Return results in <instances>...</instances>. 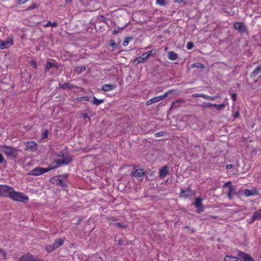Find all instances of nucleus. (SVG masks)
<instances>
[{
    "mask_svg": "<svg viewBox=\"0 0 261 261\" xmlns=\"http://www.w3.org/2000/svg\"><path fill=\"white\" fill-rule=\"evenodd\" d=\"M261 72V64L258 65L256 69L250 74L251 78L255 77L259 73Z\"/></svg>",
    "mask_w": 261,
    "mask_h": 261,
    "instance_id": "nucleus-18",
    "label": "nucleus"
},
{
    "mask_svg": "<svg viewBox=\"0 0 261 261\" xmlns=\"http://www.w3.org/2000/svg\"><path fill=\"white\" fill-rule=\"evenodd\" d=\"M231 186H233L231 185V182L230 181H229V182H227L225 183L223 187L224 188L228 187V188L229 189Z\"/></svg>",
    "mask_w": 261,
    "mask_h": 261,
    "instance_id": "nucleus-48",
    "label": "nucleus"
},
{
    "mask_svg": "<svg viewBox=\"0 0 261 261\" xmlns=\"http://www.w3.org/2000/svg\"><path fill=\"white\" fill-rule=\"evenodd\" d=\"M34 255L28 253L26 255H22L19 261H33Z\"/></svg>",
    "mask_w": 261,
    "mask_h": 261,
    "instance_id": "nucleus-16",
    "label": "nucleus"
},
{
    "mask_svg": "<svg viewBox=\"0 0 261 261\" xmlns=\"http://www.w3.org/2000/svg\"><path fill=\"white\" fill-rule=\"evenodd\" d=\"M218 97H219V96L218 95H217L216 96H208V98H207V100H214Z\"/></svg>",
    "mask_w": 261,
    "mask_h": 261,
    "instance_id": "nucleus-46",
    "label": "nucleus"
},
{
    "mask_svg": "<svg viewBox=\"0 0 261 261\" xmlns=\"http://www.w3.org/2000/svg\"><path fill=\"white\" fill-rule=\"evenodd\" d=\"M30 64L31 66L36 68L37 66V62L35 60H32L30 61Z\"/></svg>",
    "mask_w": 261,
    "mask_h": 261,
    "instance_id": "nucleus-44",
    "label": "nucleus"
},
{
    "mask_svg": "<svg viewBox=\"0 0 261 261\" xmlns=\"http://www.w3.org/2000/svg\"><path fill=\"white\" fill-rule=\"evenodd\" d=\"M1 150L4 152L8 156L16 158L18 155V149L16 148L3 145L0 146Z\"/></svg>",
    "mask_w": 261,
    "mask_h": 261,
    "instance_id": "nucleus-3",
    "label": "nucleus"
},
{
    "mask_svg": "<svg viewBox=\"0 0 261 261\" xmlns=\"http://www.w3.org/2000/svg\"><path fill=\"white\" fill-rule=\"evenodd\" d=\"M4 161H6L4 156L2 153H0V164L3 163Z\"/></svg>",
    "mask_w": 261,
    "mask_h": 261,
    "instance_id": "nucleus-54",
    "label": "nucleus"
},
{
    "mask_svg": "<svg viewBox=\"0 0 261 261\" xmlns=\"http://www.w3.org/2000/svg\"><path fill=\"white\" fill-rule=\"evenodd\" d=\"M239 112L238 111L236 112L233 115V119H236L239 117Z\"/></svg>",
    "mask_w": 261,
    "mask_h": 261,
    "instance_id": "nucleus-53",
    "label": "nucleus"
},
{
    "mask_svg": "<svg viewBox=\"0 0 261 261\" xmlns=\"http://www.w3.org/2000/svg\"><path fill=\"white\" fill-rule=\"evenodd\" d=\"M58 179V175L57 176L52 177L50 178V182L53 184H56L57 185Z\"/></svg>",
    "mask_w": 261,
    "mask_h": 261,
    "instance_id": "nucleus-34",
    "label": "nucleus"
},
{
    "mask_svg": "<svg viewBox=\"0 0 261 261\" xmlns=\"http://www.w3.org/2000/svg\"><path fill=\"white\" fill-rule=\"evenodd\" d=\"M225 261H241L237 257L233 256H226L224 258Z\"/></svg>",
    "mask_w": 261,
    "mask_h": 261,
    "instance_id": "nucleus-26",
    "label": "nucleus"
},
{
    "mask_svg": "<svg viewBox=\"0 0 261 261\" xmlns=\"http://www.w3.org/2000/svg\"><path fill=\"white\" fill-rule=\"evenodd\" d=\"M115 225L117 226L119 228H126V225H122L120 223H116L115 224Z\"/></svg>",
    "mask_w": 261,
    "mask_h": 261,
    "instance_id": "nucleus-45",
    "label": "nucleus"
},
{
    "mask_svg": "<svg viewBox=\"0 0 261 261\" xmlns=\"http://www.w3.org/2000/svg\"><path fill=\"white\" fill-rule=\"evenodd\" d=\"M86 70L85 66H76L74 68V71L79 72V73L84 71Z\"/></svg>",
    "mask_w": 261,
    "mask_h": 261,
    "instance_id": "nucleus-27",
    "label": "nucleus"
},
{
    "mask_svg": "<svg viewBox=\"0 0 261 261\" xmlns=\"http://www.w3.org/2000/svg\"><path fill=\"white\" fill-rule=\"evenodd\" d=\"M36 4L34 3L33 4H32L31 6H30L28 8H27V10H33L34 9H35L36 8Z\"/></svg>",
    "mask_w": 261,
    "mask_h": 261,
    "instance_id": "nucleus-43",
    "label": "nucleus"
},
{
    "mask_svg": "<svg viewBox=\"0 0 261 261\" xmlns=\"http://www.w3.org/2000/svg\"><path fill=\"white\" fill-rule=\"evenodd\" d=\"M163 134H164L163 132H159L158 133H155V136L156 137H159L162 136L163 135Z\"/></svg>",
    "mask_w": 261,
    "mask_h": 261,
    "instance_id": "nucleus-52",
    "label": "nucleus"
},
{
    "mask_svg": "<svg viewBox=\"0 0 261 261\" xmlns=\"http://www.w3.org/2000/svg\"><path fill=\"white\" fill-rule=\"evenodd\" d=\"M100 18H101V20H102V21L103 22H105L106 23H107V22H106V21H107V18H106V17H105V16H103V15H101Z\"/></svg>",
    "mask_w": 261,
    "mask_h": 261,
    "instance_id": "nucleus-56",
    "label": "nucleus"
},
{
    "mask_svg": "<svg viewBox=\"0 0 261 261\" xmlns=\"http://www.w3.org/2000/svg\"><path fill=\"white\" fill-rule=\"evenodd\" d=\"M244 194L246 196L248 197L253 195H259V192L255 189H254L253 190L246 189L244 190Z\"/></svg>",
    "mask_w": 261,
    "mask_h": 261,
    "instance_id": "nucleus-14",
    "label": "nucleus"
},
{
    "mask_svg": "<svg viewBox=\"0 0 261 261\" xmlns=\"http://www.w3.org/2000/svg\"><path fill=\"white\" fill-rule=\"evenodd\" d=\"M68 174H61L58 175V181L57 185H59L62 187L63 190H65L67 188V180Z\"/></svg>",
    "mask_w": 261,
    "mask_h": 261,
    "instance_id": "nucleus-8",
    "label": "nucleus"
},
{
    "mask_svg": "<svg viewBox=\"0 0 261 261\" xmlns=\"http://www.w3.org/2000/svg\"><path fill=\"white\" fill-rule=\"evenodd\" d=\"M169 171V167L167 166H165L161 169L159 173V175L161 177H164L168 172Z\"/></svg>",
    "mask_w": 261,
    "mask_h": 261,
    "instance_id": "nucleus-19",
    "label": "nucleus"
},
{
    "mask_svg": "<svg viewBox=\"0 0 261 261\" xmlns=\"http://www.w3.org/2000/svg\"><path fill=\"white\" fill-rule=\"evenodd\" d=\"M76 100L77 101H89V97L85 96H82V97H79L76 98Z\"/></svg>",
    "mask_w": 261,
    "mask_h": 261,
    "instance_id": "nucleus-35",
    "label": "nucleus"
},
{
    "mask_svg": "<svg viewBox=\"0 0 261 261\" xmlns=\"http://www.w3.org/2000/svg\"><path fill=\"white\" fill-rule=\"evenodd\" d=\"M115 86L111 84H105L102 86L101 89L104 91H109L114 89Z\"/></svg>",
    "mask_w": 261,
    "mask_h": 261,
    "instance_id": "nucleus-23",
    "label": "nucleus"
},
{
    "mask_svg": "<svg viewBox=\"0 0 261 261\" xmlns=\"http://www.w3.org/2000/svg\"><path fill=\"white\" fill-rule=\"evenodd\" d=\"M58 25V23L57 21H55L53 22H51L50 21H48L47 23L44 25V27H47L49 26H51L53 27H56Z\"/></svg>",
    "mask_w": 261,
    "mask_h": 261,
    "instance_id": "nucleus-37",
    "label": "nucleus"
},
{
    "mask_svg": "<svg viewBox=\"0 0 261 261\" xmlns=\"http://www.w3.org/2000/svg\"><path fill=\"white\" fill-rule=\"evenodd\" d=\"M168 57L170 60L174 61L177 59L178 55L175 52L170 51L168 53Z\"/></svg>",
    "mask_w": 261,
    "mask_h": 261,
    "instance_id": "nucleus-22",
    "label": "nucleus"
},
{
    "mask_svg": "<svg viewBox=\"0 0 261 261\" xmlns=\"http://www.w3.org/2000/svg\"><path fill=\"white\" fill-rule=\"evenodd\" d=\"M53 169H54V167H52V164H50L49 168H44L40 167H37L32 169V170H31L28 173V175L39 176Z\"/></svg>",
    "mask_w": 261,
    "mask_h": 261,
    "instance_id": "nucleus-4",
    "label": "nucleus"
},
{
    "mask_svg": "<svg viewBox=\"0 0 261 261\" xmlns=\"http://www.w3.org/2000/svg\"><path fill=\"white\" fill-rule=\"evenodd\" d=\"M0 252L4 255V256H6V252L2 249H0Z\"/></svg>",
    "mask_w": 261,
    "mask_h": 261,
    "instance_id": "nucleus-62",
    "label": "nucleus"
},
{
    "mask_svg": "<svg viewBox=\"0 0 261 261\" xmlns=\"http://www.w3.org/2000/svg\"><path fill=\"white\" fill-rule=\"evenodd\" d=\"M233 27L235 30L239 32L241 34L247 33V27L244 22H237L233 24Z\"/></svg>",
    "mask_w": 261,
    "mask_h": 261,
    "instance_id": "nucleus-7",
    "label": "nucleus"
},
{
    "mask_svg": "<svg viewBox=\"0 0 261 261\" xmlns=\"http://www.w3.org/2000/svg\"><path fill=\"white\" fill-rule=\"evenodd\" d=\"M117 244L119 245H122L123 244V241L122 239L118 240Z\"/></svg>",
    "mask_w": 261,
    "mask_h": 261,
    "instance_id": "nucleus-57",
    "label": "nucleus"
},
{
    "mask_svg": "<svg viewBox=\"0 0 261 261\" xmlns=\"http://www.w3.org/2000/svg\"><path fill=\"white\" fill-rule=\"evenodd\" d=\"M60 87L62 89H73L74 87V85L70 83H65L63 84H60Z\"/></svg>",
    "mask_w": 261,
    "mask_h": 261,
    "instance_id": "nucleus-21",
    "label": "nucleus"
},
{
    "mask_svg": "<svg viewBox=\"0 0 261 261\" xmlns=\"http://www.w3.org/2000/svg\"><path fill=\"white\" fill-rule=\"evenodd\" d=\"M193 47H194V43L190 41L187 43V48L188 49H191L193 48Z\"/></svg>",
    "mask_w": 261,
    "mask_h": 261,
    "instance_id": "nucleus-41",
    "label": "nucleus"
},
{
    "mask_svg": "<svg viewBox=\"0 0 261 261\" xmlns=\"http://www.w3.org/2000/svg\"><path fill=\"white\" fill-rule=\"evenodd\" d=\"M160 101H161V100H160V97H159V96L154 97H153V98H151L150 99H149L146 102V105L149 106V105H150L152 103L157 102Z\"/></svg>",
    "mask_w": 261,
    "mask_h": 261,
    "instance_id": "nucleus-24",
    "label": "nucleus"
},
{
    "mask_svg": "<svg viewBox=\"0 0 261 261\" xmlns=\"http://www.w3.org/2000/svg\"><path fill=\"white\" fill-rule=\"evenodd\" d=\"M103 99L99 100L97 98H96L95 96H94L93 101H92V103L96 106H98L101 103L103 102Z\"/></svg>",
    "mask_w": 261,
    "mask_h": 261,
    "instance_id": "nucleus-30",
    "label": "nucleus"
},
{
    "mask_svg": "<svg viewBox=\"0 0 261 261\" xmlns=\"http://www.w3.org/2000/svg\"><path fill=\"white\" fill-rule=\"evenodd\" d=\"M195 194V192L193 191L191 187H189L186 189H180L179 196L184 198H190Z\"/></svg>",
    "mask_w": 261,
    "mask_h": 261,
    "instance_id": "nucleus-5",
    "label": "nucleus"
},
{
    "mask_svg": "<svg viewBox=\"0 0 261 261\" xmlns=\"http://www.w3.org/2000/svg\"><path fill=\"white\" fill-rule=\"evenodd\" d=\"M210 106H213V104L210 102H204L202 106L203 107H207Z\"/></svg>",
    "mask_w": 261,
    "mask_h": 261,
    "instance_id": "nucleus-51",
    "label": "nucleus"
},
{
    "mask_svg": "<svg viewBox=\"0 0 261 261\" xmlns=\"http://www.w3.org/2000/svg\"><path fill=\"white\" fill-rule=\"evenodd\" d=\"M157 4L160 6H165L166 4L165 0H156Z\"/></svg>",
    "mask_w": 261,
    "mask_h": 261,
    "instance_id": "nucleus-42",
    "label": "nucleus"
},
{
    "mask_svg": "<svg viewBox=\"0 0 261 261\" xmlns=\"http://www.w3.org/2000/svg\"><path fill=\"white\" fill-rule=\"evenodd\" d=\"M192 97H202L206 100H207V98H208V96L207 95H205V94H194L193 95H192Z\"/></svg>",
    "mask_w": 261,
    "mask_h": 261,
    "instance_id": "nucleus-32",
    "label": "nucleus"
},
{
    "mask_svg": "<svg viewBox=\"0 0 261 261\" xmlns=\"http://www.w3.org/2000/svg\"><path fill=\"white\" fill-rule=\"evenodd\" d=\"M144 174L145 172L142 169H138L133 173V176L137 178L142 177Z\"/></svg>",
    "mask_w": 261,
    "mask_h": 261,
    "instance_id": "nucleus-17",
    "label": "nucleus"
},
{
    "mask_svg": "<svg viewBox=\"0 0 261 261\" xmlns=\"http://www.w3.org/2000/svg\"><path fill=\"white\" fill-rule=\"evenodd\" d=\"M9 198L14 201L21 202L23 203H27L29 200V197L24 195L23 193L15 191L14 189L11 191Z\"/></svg>",
    "mask_w": 261,
    "mask_h": 261,
    "instance_id": "nucleus-2",
    "label": "nucleus"
},
{
    "mask_svg": "<svg viewBox=\"0 0 261 261\" xmlns=\"http://www.w3.org/2000/svg\"><path fill=\"white\" fill-rule=\"evenodd\" d=\"M110 45L111 46V47H115L116 46V42H115L114 40H111L110 41Z\"/></svg>",
    "mask_w": 261,
    "mask_h": 261,
    "instance_id": "nucleus-47",
    "label": "nucleus"
},
{
    "mask_svg": "<svg viewBox=\"0 0 261 261\" xmlns=\"http://www.w3.org/2000/svg\"><path fill=\"white\" fill-rule=\"evenodd\" d=\"M238 255L244 261H254L253 258L249 254H246L242 251H239L238 252Z\"/></svg>",
    "mask_w": 261,
    "mask_h": 261,
    "instance_id": "nucleus-13",
    "label": "nucleus"
},
{
    "mask_svg": "<svg viewBox=\"0 0 261 261\" xmlns=\"http://www.w3.org/2000/svg\"><path fill=\"white\" fill-rule=\"evenodd\" d=\"M117 219L114 217H111L108 219V221L110 223H111L112 222L116 221Z\"/></svg>",
    "mask_w": 261,
    "mask_h": 261,
    "instance_id": "nucleus-50",
    "label": "nucleus"
},
{
    "mask_svg": "<svg viewBox=\"0 0 261 261\" xmlns=\"http://www.w3.org/2000/svg\"><path fill=\"white\" fill-rule=\"evenodd\" d=\"M36 144L34 141L28 142L27 146L29 148H33L36 146Z\"/></svg>",
    "mask_w": 261,
    "mask_h": 261,
    "instance_id": "nucleus-40",
    "label": "nucleus"
},
{
    "mask_svg": "<svg viewBox=\"0 0 261 261\" xmlns=\"http://www.w3.org/2000/svg\"><path fill=\"white\" fill-rule=\"evenodd\" d=\"M185 0H175V2L178 4H181L182 3H185Z\"/></svg>",
    "mask_w": 261,
    "mask_h": 261,
    "instance_id": "nucleus-60",
    "label": "nucleus"
},
{
    "mask_svg": "<svg viewBox=\"0 0 261 261\" xmlns=\"http://www.w3.org/2000/svg\"><path fill=\"white\" fill-rule=\"evenodd\" d=\"M261 219V207L256 211L252 215L251 218V221L252 222L256 220Z\"/></svg>",
    "mask_w": 261,
    "mask_h": 261,
    "instance_id": "nucleus-15",
    "label": "nucleus"
},
{
    "mask_svg": "<svg viewBox=\"0 0 261 261\" xmlns=\"http://www.w3.org/2000/svg\"><path fill=\"white\" fill-rule=\"evenodd\" d=\"M58 156L62 158V159L56 160L54 163H51L54 169L58 168L61 165H68L72 161V159L69 154L63 152V151H61Z\"/></svg>",
    "mask_w": 261,
    "mask_h": 261,
    "instance_id": "nucleus-1",
    "label": "nucleus"
},
{
    "mask_svg": "<svg viewBox=\"0 0 261 261\" xmlns=\"http://www.w3.org/2000/svg\"><path fill=\"white\" fill-rule=\"evenodd\" d=\"M120 32V30L119 29L118 30H114L113 31V34L114 35H117L119 33V32Z\"/></svg>",
    "mask_w": 261,
    "mask_h": 261,
    "instance_id": "nucleus-58",
    "label": "nucleus"
},
{
    "mask_svg": "<svg viewBox=\"0 0 261 261\" xmlns=\"http://www.w3.org/2000/svg\"><path fill=\"white\" fill-rule=\"evenodd\" d=\"M173 91H174V90H168L166 93H165L163 95L159 96V97H160V100H162L163 99L165 98L167 96V95L169 93H170Z\"/></svg>",
    "mask_w": 261,
    "mask_h": 261,
    "instance_id": "nucleus-39",
    "label": "nucleus"
},
{
    "mask_svg": "<svg viewBox=\"0 0 261 261\" xmlns=\"http://www.w3.org/2000/svg\"><path fill=\"white\" fill-rule=\"evenodd\" d=\"M34 257L33 261H44L43 259H41L40 258H39L37 256H36V255H34V257Z\"/></svg>",
    "mask_w": 261,
    "mask_h": 261,
    "instance_id": "nucleus-49",
    "label": "nucleus"
},
{
    "mask_svg": "<svg viewBox=\"0 0 261 261\" xmlns=\"http://www.w3.org/2000/svg\"><path fill=\"white\" fill-rule=\"evenodd\" d=\"M231 98L232 100L235 101L237 98V94L236 93H233L231 94Z\"/></svg>",
    "mask_w": 261,
    "mask_h": 261,
    "instance_id": "nucleus-55",
    "label": "nucleus"
},
{
    "mask_svg": "<svg viewBox=\"0 0 261 261\" xmlns=\"http://www.w3.org/2000/svg\"><path fill=\"white\" fill-rule=\"evenodd\" d=\"M152 50L143 54L141 56L136 58L133 61V63L139 64L145 62V60L147 59L151 55Z\"/></svg>",
    "mask_w": 261,
    "mask_h": 261,
    "instance_id": "nucleus-9",
    "label": "nucleus"
},
{
    "mask_svg": "<svg viewBox=\"0 0 261 261\" xmlns=\"http://www.w3.org/2000/svg\"><path fill=\"white\" fill-rule=\"evenodd\" d=\"M54 66V64L51 62L47 61L46 63L45 71H48L50 68Z\"/></svg>",
    "mask_w": 261,
    "mask_h": 261,
    "instance_id": "nucleus-33",
    "label": "nucleus"
},
{
    "mask_svg": "<svg viewBox=\"0 0 261 261\" xmlns=\"http://www.w3.org/2000/svg\"><path fill=\"white\" fill-rule=\"evenodd\" d=\"M13 188L7 185H0V196L2 197H9Z\"/></svg>",
    "mask_w": 261,
    "mask_h": 261,
    "instance_id": "nucleus-6",
    "label": "nucleus"
},
{
    "mask_svg": "<svg viewBox=\"0 0 261 261\" xmlns=\"http://www.w3.org/2000/svg\"><path fill=\"white\" fill-rule=\"evenodd\" d=\"M83 117H84V118H85V119H86V118H88V119H89V116H88V114H86V113H84V114H83Z\"/></svg>",
    "mask_w": 261,
    "mask_h": 261,
    "instance_id": "nucleus-63",
    "label": "nucleus"
},
{
    "mask_svg": "<svg viewBox=\"0 0 261 261\" xmlns=\"http://www.w3.org/2000/svg\"><path fill=\"white\" fill-rule=\"evenodd\" d=\"M64 240L62 239H58L55 240L53 245L55 246V249H57L60 246H62L64 244Z\"/></svg>",
    "mask_w": 261,
    "mask_h": 261,
    "instance_id": "nucleus-20",
    "label": "nucleus"
},
{
    "mask_svg": "<svg viewBox=\"0 0 261 261\" xmlns=\"http://www.w3.org/2000/svg\"><path fill=\"white\" fill-rule=\"evenodd\" d=\"M236 188L234 186H231L228 190L227 196L229 199H232V194L236 193Z\"/></svg>",
    "mask_w": 261,
    "mask_h": 261,
    "instance_id": "nucleus-25",
    "label": "nucleus"
},
{
    "mask_svg": "<svg viewBox=\"0 0 261 261\" xmlns=\"http://www.w3.org/2000/svg\"><path fill=\"white\" fill-rule=\"evenodd\" d=\"M132 39L133 37H131L126 38L125 40L123 41L122 45L124 46H127Z\"/></svg>",
    "mask_w": 261,
    "mask_h": 261,
    "instance_id": "nucleus-38",
    "label": "nucleus"
},
{
    "mask_svg": "<svg viewBox=\"0 0 261 261\" xmlns=\"http://www.w3.org/2000/svg\"><path fill=\"white\" fill-rule=\"evenodd\" d=\"M185 102V100L183 99H179L172 102L171 104L169 111H171L172 110L177 109L180 107V104Z\"/></svg>",
    "mask_w": 261,
    "mask_h": 261,
    "instance_id": "nucleus-12",
    "label": "nucleus"
},
{
    "mask_svg": "<svg viewBox=\"0 0 261 261\" xmlns=\"http://www.w3.org/2000/svg\"><path fill=\"white\" fill-rule=\"evenodd\" d=\"M202 201V198L198 197L196 199L194 202L195 206L197 208L198 213H200L204 211Z\"/></svg>",
    "mask_w": 261,
    "mask_h": 261,
    "instance_id": "nucleus-11",
    "label": "nucleus"
},
{
    "mask_svg": "<svg viewBox=\"0 0 261 261\" xmlns=\"http://www.w3.org/2000/svg\"><path fill=\"white\" fill-rule=\"evenodd\" d=\"M192 66L193 67H196L197 68H200V69H203L204 68V65L202 63H194L192 65Z\"/></svg>",
    "mask_w": 261,
    "mask_h": 261,
    "instance_id": "nucleus-36",
    "label": "nucleus"
},
{
    "mask_svg": "<svg viewBox=\"0 0 261 261\" xmlns=\"http://www.w3.org/2000/svg\"><path fill=\"white\" fill-rule=\"evenodd\" d=\"M81 220H82V219H80H80H78V221H77V223H75V224H76V225L79 224V223L80 222V221H81Z\"/></svg>",
    "mask_w": 261,
    "mask_h": 261,
    "instance_id": "nucleus-64",
    "label": "nucleus"
},
{
    "mask_svg": "<svg viewBox=\"0 0 261 261\" xmlns=\"http://www.w3.org/2000/svg\"><path fill=\"white\" fill-rule=\"evenodd\" d=\"M28 0H18V3L19 4H24Z\"/></svg>",
    "mask_w": 261,
    "mask_h": 261,
    "instance_id": "nucleus-61",
    "label": "nucleus"
},
{
    "mask_svg": "<svg viewBox=\"0 0 261 261\" xmlns=\"http://www.w3.org/2000/svg\"><path fill=\"white\" fill-rule=\"evenodd\" d=\"M213 106L218 110H223L225 107V104L222 103L220 105L213 104Z\"/></svg>",
    "mask_w": 261,
    "mask_h": 261,
    "instance_id": "nucleus-29",
    "label": "nucleus"
},
{
    "mask_svg": "<svg viewBox=\"0 0 261 261\" xmlns=\"http://www.w3.org/2000/svg\"><path fill=\"white\" fill-rule=\"evenodd\" d=\"M13 40L12 39H8L5 41H0V48L4 49L8 48L13 45Z\"/></svg>",
    "mask_w": 261,
    "mask_h": 261,
    "instance_id": "nucleus-10",
    "label": "nucleus"
},
{
    "mask_svg": "<svg viewBox=\"0 0 261 261\" xmlns=\"http://www.w3.org/2000/svg\"><path fill=\"white\" fill-rule=\"evenodd\" d=\"M55 249H56L55 248V246L53 245V244L48 245L45 247L46 251L49 253L53 252Z\"/></svg>",
    "mask_w": 261,
    "mask_h": 261,
    "instance_id": "nucleus-28",
    "label": "nucleus"
},
{
    "mask_svg": "<svg viewBox=\"0 0 261 261\" xmlns=\"http://www.w3.org/2000/svg\"><path fill=\"white\" fill-rule=\"evenodd\" d=\"M233 167V165L232 164H228L226 165V169H230L231 168H232V167Z\"/></svg>",
    "mask_w": 261,
    "mask_h": 261,
    "instance_id": "nucleus-59",
    "label": "nucleus"
},
{
    "mask_svg": "<svg viewBox=\"0 0 261 261\" xmlns=\"http://www.w3.org/2000/svg\"><path fill=\"white\" fill-rule=\"evenodd\" d=\"M48 130L46 129H44L41 134V139L42 140L46 139L48 137Z\"/></svg>",
    "mask_w": 261,
    "mask_h": 261,
    "instance_id": "nucleus-31",
    "label": "nucleus"
}]
</instances>
